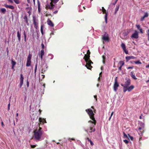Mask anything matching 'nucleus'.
Returning a JSON list of instances; mask_svg holds the SVG:
<instances>
[{"instance_id":"f257e3e1","label":"nucleus","mask_w":149,"mask_h":149,"mask_svg":"<svg viewBox=\"0 0 149 149\" xmlns=\"http://www.w3.org/2000/svg\"><path fill=\"white\" fill-rule=\"evenodd\" d=\"M39 123L38 124L39 129L38 130V141H41L44 139L45 137V134L44 132L41 130L42 128L40 127V125H43L45 123H47L45 119L39 118Z\"/></svg>"},{"instance_id":"f03ea898","label":"nucleus","mask_w":149,"mask_h":149,"mask_svg":"<svg viewBox=\"0 0 149 149\" xmlns=\"http://www.w3.org/2000/svg\"><path fill=\"white\" fill-rule=\"evenodd\" d=\"M86 111L89 115L90 118L93 121H94V123H95L96 120L94 118V116L95 114L93 113V111L91 109H86Z\"/></svg>"},{"instance_id":"7ed1b4c3","label":"nucleus","mask_w":149,"mask_h":149,"mask_svg":"<svg viewBox=\"0 0 149 149\" xmlns=\"http://www.w3.org/2000/svg\"><path fill=\"white\" fill-rule=\"evenodd\" d=\"M88 123H91V125L90 126L89 130H87L86 131L87 132L89 130V132H94L95 130V126L96 125V122L95 123L94 121L89 120L88 121Z\"/></svg>"},{"instance_id":"20e7f679","label":"nucleus","mask_w":149,"mask_h":149,"mask_svg":"<svg viewBox=\"0 0 149 149\" xmlns=\"http://www.w3.org/2000/svg\"><path fill=\"white\" fill-rule=\"evenodd\" d=\"M45 77V75H42L41 76H39V82L41 85L40 88V91L42 92H43L44 91V88L45 87V84L41 82L42 81V79H43Z\"/></svg>"},{"instance_id":"39448f33","label":"nucleus","mask_w":149,"mask_h":149,"mask_svg":"<svg viewBox=\"0 0 149 149\" xmlns=\"http://www.w3.org/2000/svg\"><path fill=\"white\" fill-rule=\"evenodd\" d=\"M130 84V80L128 79L125 82L124 84H121V86L123 87V89L126 87H127Z\"/></svg>"},{"instance_id":"423d86ee","label":"nucleus","mask_w":149,"mask_h":149,"mask_svg":"<svg viewBox=\"0 0 149 149\" xmlns=\"http://www.w3.org/2000/svg\"><path fill=\"white\" fill-rule=\"evenodd\" d=\"M116 78H117V77H116V78L113 86V90L115 92L118 89V88L119 86V84L117 82Z\"/></svg>"},{"instance_id":"0eeeda50","label":"nucleus","mask_w":149,"mask_h":149,"mask_svg":"<svg viewBox=\"0 0 149 149\" xmlns=\"http://www.w3.org/2000/svg\"><path fill=\"white\" fill-rule=\"evenodd\" d=\"M102 11L103 12V14H105V22L107 24V13L106 12V10L104 8V7H102Z\"/></svg>"},{"instance_id":"6e6552de","label":"nucleus","mask_w":149,"mask_h":149,"mask_svg":"<svg viewBox=\"0 0 149 149\" xmlns=\"http://www.w3.org/2000/svg\"><path fill=\"white\" fill-rule=\"evenodd\" d=\"M134 87V86L133 85H131L129 87L128 86L127 87H126L123 89V92H125L127 91L129 92H130L133 89Z\"/></svg>"},{"instance_id":"1a4fd4ad","label":"nucleus","mask_w":149,"mask_h":149,"mask_svg":"<svg viewBox=\"0 0 149 149\" xmlns=\"http://www.w3.org/2000/svg\"><path fill=\"white\" fill-rule=\"evenodd\" d=\"M103 40L107 41H109V39L108 34L106 32L105 33L104 35L103 36L102 38Z\"/></svg>"},{"instance_id":"9d476101","label":"nucleus","mask_w":149,"mask_h":149,"mask_svg":"<svg viewBox=\"0 0 149 149\" xmlns=\"http://www.w3.org/2000/svg\"><path fill=\"white\" fill-rule=\"evenodd\" d=\"M121 47L125 54H128V50L126 49V46L125 44L124 43H122L121 45Z\"/></svg>"},{"instance_id":"9b49d317","label":"nucleus","mask_w":149,"mask_h":149,"mask_svg":"<svg viewBox=\"0 0 149 149\" xmlns=\"http://www.w3.org/2000/svg\"><path fill=\"white\" fill-rule=\"evenodd\" d=\"M31 56L30 54H29L28 57L27 59V63L26 66H29L30 65L31 63Z\"/></svg>"},{"instance_id":"f8f14e48","label":"nucleus","mask_w":149,"mask_h":149,"mask_svg":"<svg viewBox=\"0 0 149 149\" xmlns=\"http://www.w3.org/2000/svg\"><path fill=\"white\" fill-rule=\"evenodd\" d=\"M131 37L132 38L137 39L139 38L138 32L136 31H135L134 33L131 36Z\"/></svg>"},{"instance_id":"ddd939ff","label":"nucleus","mask_w":149,"mask_h":149,"mask_svg":"<svg viewBox=\"0 0 149 149\" xmlns=\"http://www.w3.org/2000/svg\"><path fill=\"white\" fill-rule=\"evenodd\" d=\"M55 6L52 3L50 2V4H47L46 6L47 8H48L50 10L53 9L54 7Z\"/></svg>"},{"instance_id":"4468645a","label":"nucleus","mask_w":149,"mask_h":149,"mask_svg":"<svg viewBox=\"0 0 149 149\" xmlns=\"http://www.w3.org/2000/svg\"><path fill=\"white\" fill-rule=\"evenodd\" d=\"M142 125L141 127H139V130H140V132L142 134L143 132V129L144 128V124L143 123H141Z\"/></svg>"},{"instance_id":"2eb2a0df","label":"nucleus","mask_w":149,"mask_h":149,"mask_svg":"<svg viewBox=\"0 0 149 149\" xmlns=\"http://www.w3.org/2000/svg\"><path fill=\"white\" fill-rule=\"evenodd\" d=\"M148 16V14L147 13H145L144 15L141 17L140 19V21L141 22L143 21L144 20V19L145 18L147 17Z\"/></svg>"},{"instance_id":"dca6fc26","label":"nucleus","mask_w":149,"mask_h":149,"mask_svg":"<svg viewBox=\"0 0 149 149\" xmlns=\"http://www.w3.org/2000/svg\"><path fill=\"white\" fill-rule=\"evenodd\" d=\"M119 63L120 64V66L118 68V70L121 71L122 66L124 64V62L123 61H120L119 62Z\"/></svg>"},{"instance_id":"f3484780","label":"nucleus","mask_w":149,"mask_h":149,"mask_svg":"<svg viewBox=\"0 0 149 149\" xmlns=\"http://www.w3.org/2000/svg\"><path fill=\"white\" fill-rule=\"evenodd\" d=\"M44 54V50L43 49H42L40 52L39 56H40L41 59L42 60L43 58V56Z\"/></svg>"},{"instance_id":"a211bd4d","label":"nucleus","mask_w":149,"mask_h":149,"mask_svg":"<svg viewBox=\"0 0 149 149\" xmlns=\"http://www.w3.org/2000/svg\"><path fill=\"white\" fill-rule=\"evenodd\" d=\"M47 23L48 25L51 27H53L54 26V24L52 22V21L49 19H48L47 20Z\"/></svg>"},{"instance_id":"6ab92c4d","label":"nucleus","mask_w":149,"mask_h":149,"mask_svg":"<svg viewBox=\"0 0 149 149\" xmlns=\"http://www.w3.org/2000/svg\"><path fill=\"white\" fill-rule=\"evenodd\" d=\"M126 59L127 60V61H128L129 60L131 59H134L135 58V57H134V56H127L126 57Z\"/></svg>"},{"instance_id":"aec40b11","label":"nucleus","mask_w":149,"mask_h":149,"mask_svg":"<svg viewBox=\"0 0 149 149\" xmlns=\"http://www.w3.org/2000/svg\"><path fill=\"white\" fill-rule=\"evenodd\" d=\"M4 6L6 8H8L11 9H13L14 8V7L12 5H8L7 4H5Z\"/></svg>"},{"instance_id":"412c9836","label":"nucleus","mask_w":149,"mask_h":149,"mask_svg":"<svg viewBox=\"0 0 149 149\" xmlns=\"http://www.w3.org/2000/svg\"><path fill=\"white\" fill-rule=\"evenodd\" d=\"M90 56L88 55L87 54H85L84 59L85 60V61H87V60L88 59H90Z\"/></svg>"},{"instance_id":"4be33fe9","label":"nucleus","mask_w":149,"mask_h":149,"mask_svg":"<svg viewBox=\"0 0 149 149\" xmlns=\"http://www.w3.org/2000/svg\"><path fill=\"white\" fill-rule=\"evenodd\" d=\"M133 73H134V72L133 71L131 72L130 73V75L131 76V77L132 78H133V79H134L136 80L137 79V78L134 75V74H133Z\"/></svg>"},{"instance_id":"5701e85b","label":"nucleus","mask_w":149,"mask_h":149,"mask_svg":"<svg viewBox=\"0 0 149 149\" xmlns=\"http://www.w3.org/2000/svg\"><path fill=\"white\" fill-rule=\"evenodd\" d=\"M26 10L27 12L30 15L31 13V7H29L26 8Z\"/></svg>"},{"instance_id":"b1692460","label":"nucleus","mask_w":149,"mask_h":149,"mask_svg":"<svg viewBox=\"0 0 149 149\" xmlns=\"http://www.w3.org/2000/svg\"><path fill=\"white\" fill-rule=\"evenodd\" d=\"M11 64L12 65V68L14 69V66L16 65V62L12 60H11Z\"/></svg>"},{"instance_id":"393cba45","label":"nucleus","mask_w":149,"mask_h":149,"mask_svg":"<svg viewBox=\"0 0 149 149\" xmlns=\"http://www.w3.org/2000/svg\"><path fill=\"white\" fill-rule=\"evenodd\" d=\"M85 66L86 67L87 69L91 70L92 67L91 65V64H86Z\"/></svg>"},{"instance_id":"a878e982","label":"nucleus","mask_w":149,"mask_h":149,"mask_svg":"<svg viewBox=\"0 0 149 149\" xmlns=\"http://www.w3.org/2000/svg\"><path fill=\"white\" fill-rule=\"evenodd\" d=\"M6 11V9L5 8H1L0 10V12L3 14L5 13Z\"/></svg>"},{"instance_id":"bb28decb","label":"nucleus","mask_w":149,"mask_h":149,"mask_svg":"<svg viewBox=\"0 0 149 149\" xmlns=\"http://www.w3.org/2000/svg\"><path fill=\"white\" fill-rule=\"evenodd\" d=\"M128 33H129V32L127 31H124L123 33V35L124 38H125V37H126L127 35L128 34Z\"/></svg>"},{"instance_id":"cd10ccee","label":"nucleus","mask_w":149,"mask_h":149,"mask_svg":"<svg viewBox=\"0 0 149 149\" xmlns=\"http://www.w3.org/2000/svg\"><path fill=\"white\" fill-rule=\"evenodd\" d=\"M86 64H93V62L91 61V60L90 59H88V60H87V61H86Z\"/></svg>"},{"instance_id":"c85d7f7f","label":"nucleus","mask_w":149,"mask_h":149,"mask_svg":"<svg viewBox=\"0 0 149 149\" xmlns=\"http://www.w3.org/2000/svg\"><path fill=\"white\" fill-rule=\"evenodd\" d=\"M17 37L18 38V39L19 41L20 40V35L19 32L18 31L17 32Z\"/></svg>"},{"instance_id":"c756f323","label":"nucleus","mask_w":149,"mask_h":149,"mask_svg":"<svg viewBox=\"0 0 149 149\" xmlns=\"http://www.w3.org/2000/svg\"><path fill=\"white\" fill-rule=\"evenodd\" d=\"M119 8V5H117L115 9V13L116 14Z\"/></svg>"},{"instance_id":"7c9ffc66","label":"nucleus","mask_w":149,"mask_h":149,"mask_svg":"<svg viewBox=\"0 0 149 149\" xmlns=\"http://www.w3.org/2000/svg\"><path fill=\"white\" fill-rule=\"evenodd\" d=\"M87 139L88 140V141L90 142L91 144V146H93V145L94 143H93V142L91 140V139H89V138L88 137L87 138Z\"/></svg>"},{"instance_id":"2f4dec72","label":"nucleus","mask_w":149,"mask_h":149,"mask_svg":"<svg viewBox=\"0 0 149 149\" xmlns=\"http://www.w3.org/2000/svg\"><path fill=\"white\" fill-rule=\"evenodd\" d=\"M33 24H34V27L36 28V29L37 28V26L36 24V22H35V19L33 18Z\"/></svg>"},{"instance_id":"473e14b6","label":"nucleus","mask_w":149,"mask_h":149,"mask_svg":"<svg viewBox=\"0 0 149 149\" xmlns=\"http://www.w3.org/2000/svg\"><path fill=\"white\" fill-rule=\"evenodd\" d=\"M40 3L38 1V10L39 12H40Z\"/></svg>"},{"instance_id":"72a5a7b5","label":"nucleus","mask_w":149,"mask_h":149,"mask_svg":"<svg viewBox=\"0 0 149 149\" xmlns=\"http://www.w3.org/2000/svg\"><path fill=\"white\" fill-rule=\"evenodd\" d=\"M51 2L52 3H55L58 1V0H51Z\"/></svg>"},{"instance_id":"f704fd0d","label":"nucleus","mask_w":149,"mask_h":149,"mask_svg":"<svg viewBox=\"0 0 149 149\" xmlns=\"http://www.w3.org/2000/svg\"><path fill=\"white\" fill-rule=\"evenodd\" d=\"M134 62L136 64H141V63L139 61H134Z\"/></svg>"},{"instance_id":"c9c22d12","label":"nucleus","mask_w":149,"mask_h":149,"mask_svg":"<svg viewBox=\"0 0 149 149\" xmlns=\"http://www.w3.org/2000/svg\"><path fill=\"white\" fill-rule=\"evenodd\" d=\"M60 7H61V6H59L58 7V8H57L58 10H56V11H54L53 12L54 14H56L58 12V9H59V8Z\"/></svg>"},{"instance_id":"e433bc0d","label":"nucleus","mask_w":149,"mask_h":149,"mask_svg":"<svg viewBox=\"0 0 149 149\" xmlns=\"http://www.w3.org/2000/svg\"><path fill=\"white\" fill-rule=\"evenodd\" d=\"M42 35L43 34V26L41 25L40 29Z\"/></svg>"},{"instance_id":"4c0bfd02","label":"nucleus","mask_w":149,"mask_h":149,"mask_svg":"<svg viewBox=\"0 0 149 149\" xmlns=\"http://www.w3.org/2000/svg\"><path fill=\"white\" fill-rule=\"evenodd\" d=\"M102 58L103 59V62L104 63L105 62V56L103 55L102 56Z\"/></svg>"},{"instance_id":"58836bf2","label":"nucleus","mask_w":149,"mask_h":149,"mask_svg":"<svg viewBox=\"0 0 149 149\" xmlns=\"http://www.w3.org/2000/svg\"><path fill=\"white\" fill-rule=\"evenodd\" d=\"M128 137H129V139H130L131 140H133V138L132 136H130L129 134H128Z\"/></svg>"},{"instance_id":"ea45409f","label":"nucleus","mask_w":149,"mask_h":149,"mask_svg":"<svg viewBox=\"0 0 149 149\" xmlns=\"http://www.w3.org/2000/svg\"><path fill=\"white\" fill-rule=\"evenodd\" d=\"M14 2L17 4H18L19 3V0H13Z\"/></svg>"},{"instance_id":"a19ab883","label":"nucleus","mask_w":149,"mask_h":149,"mask_svg":"<svg viewBox=\"0 0 149 149\" xmlns=\"http://www.w3.org/2000/svg\"><path fill=\"white\" fill-rule=\"evenodd\" d=\"M23 81H20V84H19V87L21 88L23 84Z\"/></svg>"},{"instance_id":"79ce46f5","label":"nucleus","mask_w":149,"mask_h":149,"mask_svg":"<svg viewBox=\"0 0 149 149\" xmlns=\"http://www.w3.org/2000/svg\"><path fill=\"white\" fill-rule=\"evenodd\" d=\"M123 135L124 138H127L129 139V138L127 136L124 132H123Z\"/></svg>"},{"instance_id":"37998d69","label":"nucleus","mask_w":149,"mask_h":149,"mask_svg":"<svg viewBox=\"0 0 149 149\" xmlns=\"http://www.w3.org/2000/svg\"><path fill=\"white\" fill-rule=\"evenodd\" d=\"M24 78L22 76V74L21 75V77H20V81H23Z\"/></svg>"},{"instance_id":"c03bdc74","label":"nucleus","mask_w":149,"mask_h":149,"mask_svg":"<svg viewBox=\"0 0 149 149\" xmlns=\"http://www.w3.org/2000/svg\"><path fill=\"white\" fill-rule=\"evenodd\" d=\"M41 46L42 48V49L44 50V48H45V46H44V44H43V43H42H42L41 44Z\"/></svg>"},{"instance_id":"a18cd8bd","label":"nucleus","mask_w":149,"mask_h":149,"mask_svg":"<svg viewBox=\"0 0 149 149\" xmlns=\"http://www.w3.org/2000/svg\"><path fill=\"white\" fill-rule=\"evenodd\" d=\"M133 68H134V66H132L128 67L127 68V69H132Z\"/></svg>"},{"instance_id":"49530a36","label":"nucleus","mask_w":149,"mask_h":149,"mask_svg":"<svg viewBox=\"0 0 149 149\" xmlns=\"http://www.w3.org/2000/svg\"><path fill=\"white\" fill-rule=\"evenodd\" d=\"M136 26L137 28L138 29H141L140 26V25H136Z\"/></svg>"},{"instance_id":"de8ad7c7","label":"nucleus","mask_w":149,"mask_h":149,"mask_svg":"<svg viewBox=\"0 0 149 149\" xmlns=\"http://www.w3.org/2000/svg\"><path fill=\"white\" fill-rule=\"evenodd\" d=\"M36 145H31V147L32 148H35V147H36Z\"/></svg>"},{"instance_id":"09e8293b","label":"nucleus","mask_w":149,"mask_h":149,"mask_svg":"<svg viewBox=\"0 0 149 149\" xmlns=\"http://www.w3.org/2000/svg\"><path fill=\"white\" fill-rule=\"evenodd\" d=\"M90 53H91L90 51V50H88V51H87V54L89 56H90Z\"/></svg>"},{"instance_id":"8fccbe9b","label":"nucleus","mask_w":149,"mask_h":149,"mask_svg":"<svg viewBox=\"0 0 149 149\" xmlns=\"http://www.w3.org/2000/svg\"><path fill=\"white\" fill-rule=\"evenodd\" d=\"M123 141L126 143H127L129 142V141L127 140H123Z\"/></svg>"},{"instance_id":"3c124183","label":"nucleus","mask_w":149,"mask_h":149,"mask_svg":"<svg viewBox=\"0 0 149 149\" xmlns=\"http://www.w3.org/2000/svg\"><path fill=\"white\" fill-rule=\"evenodd\" d=\"M113 112H112L111 113V116H110L109 118V120H110L112 116H113Z\"/></svg>"},{"instance_id":"603ef678","label":"nucleus","mask_w":149,"mask_h":149,"mask_svg":"<svg viewBox=\"0 0 149 149\" xmlns=\"http://www.w3.org/2000/svg\"><path fill=\"white\" fill-rule=\"evenodd\" d=\"M139 30L140 31V33H143V31L142 29V28H141V29H139Z\"/></svg>"},{"instance_id":"864d4df0","label":"nucleus","mask_w":149,"mask_h":149,"mask_svg":"<svg viewBox=\"0 0 149 149\" xmlns=\"http://www.w3.org/2000/svg\"><path fill=\"white\" fill-rule=\"evenodd\" d=\"M34 133L35 137L36 139V130L34 131Z\"/></svg>"},{"instance_id":"5fc2aeb1","label":"nucleus","mask_w":149,"mask_h":149,"mask_svg":"<svg viewBox=\"0 0 149 149\" xmlns=\"http://www.w3.org/2000/svg\"><path fill=\"white\" fill-rule=\"evenodd\" d=\"M91 108L93 109L94 110L93 111H94L95 113V110L94 109V107L93 106H92L91 107Z\"/></svg>"},{"instance_id":"6e6d98bb","label":"nucleus","mask_w":149,"mask_h":149,"mask_svg":"<svg viewBox=\"0 0 149 149\" xmlns=\"http://www.w3.org/2000/svg\"><path fill=\"white\" fill-rule=\"evenodd\" d=\"M94 97L95 99H96V101H97V96L96 95H94Z\"/></svg>"},{"instance_id":"4d7b16f0","label":"nucleus","mask_w":149,"mask_h":149,"mask_svg":"<svg viewBox=\"0 0 149 149\" xmlns=\"http://www.w3.org/2000/svg\"><path fill=\"white\" fill-rule=\"evenodd\" d=\"M47 17L49 16H52L51 15V14H48L47 13L45 15Z\"/></svg>"},{"instance_id":"13d9d810","label":"nucleus","mask_w":149,"mask_h":149,"mask_svg":"<svg viewBox=\"0 0 149 149\" xmlns=\"http://www.w3.org/2000/svg\"><path fill=\"white\" fill-rule=\"evenodd\" d=\"M24 39H25V40L26 41V35L25 33V32H24Z\"/></svg>"},{"instance_id":"bf43d9fd","label":"nucleus","mask_w":149,"mask_h":149,"mask_svg":"<svg viewBox=\"0 0 149 149\" xmlns=\"http://www.w3.org/2000/svg\"><path fill=\"white\" fill-rule=\"evenodd\" d=\"M10 103H9V104H8V110H9L10 109Z\"/></svg>"},{"instance_id":"052dcab7","label":"nucleus","mask_w":149,"mask_h":149,"mask_svg":"<svg viewBox=\"0 0 149 149\" xmlns=\"http://www.w3.org/2000/svg\"><path fill=\"white\" fill-rule=\"evenodd\" d=\"M42 111L40 109H39V114H41V112Z\"/></svg>"},{"instance_id":"680f3d73","label":"nucleus","mask_w":149,"mask_h":149,"mask_svg":"<svg viewBox=\"0 0 149 149\" xmlns=\"http://www.w3.org/2000/svg\"><path fill=\"white\" fill-rule=\"evenodd\" d=\"M37 69V65H36L35 69V73H36V71Z\"/></svg>"},{"instance_id":"e2e57ef3","label":"nucleus","mask_w":149,"mask_h":149,"mask_svg":"<svg viewBox=\"0 0 149 149\" xmlns=\"http://www.w3.org/2000/svg\"><path fill=\"white\" fill-rule=\"evenodd\" d=\"M146 68H149V64H148V65H146Z\"/></svg>"},{"instance_id":"0e129e2a","label":"nucleus","mask_w":149,"mask_h":149,"mask_svg":"<svg viewBox=\"0 0 149 149\" xmlns=\"http://www.w3.org/2000/svg\"><path fill=\"white\" fill-rule=\"evenodd\" d=\"M147 35H148V34H149V29L148 30V31L147 32Z\"/></svg>"},{"instance_id":"69168bd1","label":"nucleus","mask_w":149,"mask_h":149,"mask_svg":"<svg viewBox=\"0 0 149 149\" xmlns=\"http://www.w3.org/2000/svg\"><path fill=\"white\" fill-rule=\"evenodd\" d=\"M1 125L2 126H3L4 125H3V122H2L1 123Z\"/></svg>"},{"instance_id":"338daca9","label":"nucleus","mask_w":149,"mask_h":149,"mask_svg":"<svg viewBox=\"0 0 149 149\" xmlns=\"http://www.w3.org/2000/svg\"><path fill=\"white\" fill-rule=\"evenodd\" d=\"M8 1L11 3H13V1L11 0H8Z\"/></svg>"},{"instance_id":"774afa93","label":"nucleus","mask_w":149,"mask_h":149,"mask_svg":"<svg viewBox=\"0 0 149 149\" xmlns=\"http://www.w3.org/2000/svg\"><path fill=\"white\" fill-rule=\"evenodd\" d=\"M116 2H115L114 3H112V4H113V5H115V4H116Z\"/></svg>"}]
</instances>
